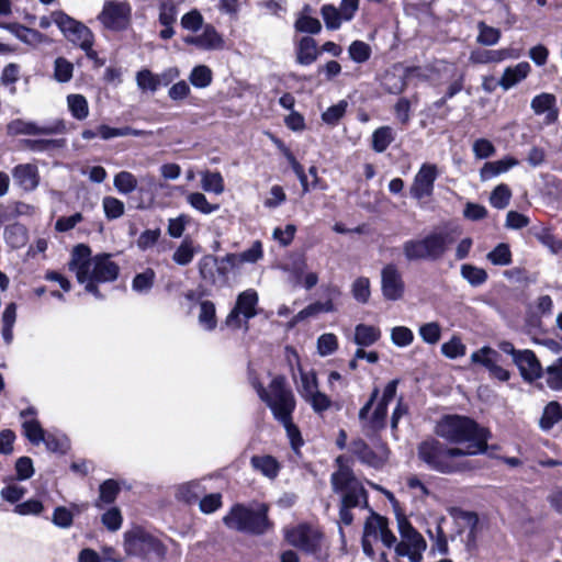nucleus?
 I'll return each instance as SVG.
<instances>
[{"label": "nucleus", "mask_w": 562, "mask_h": 562, "mask_svg": "<svg viewBox=\"0 0 562 562\" xmlns=\"http://www.w3.org/2000/svg\"><path fill=\"white\" fill-rule=\"evenodd\" d=\"M321 14L327 30H338L344 20L340 11L333 4H324L321 9Z\"/></svg>", "instance_id": "obj_48"}, {"label": "nucleus", "mask_w": 562, "mask_h": 562, "mask_svg": "<svg viewBox=\"0 0 562 562\" xmlns=\"http://www.w3.org/2000/svg\"><path fill=\"white\" fill-rule=\"evenodd\" d=\"M393 140V130L390 126H381L372 134V148L376 153H383Z\"/></svg>", "instance_id": "obj_42"}, {"label": "nucleus", "mask_w": 562, "mask_h": 562, "mask_svg": "<svg viewBox=\"0 0 562 562\" xmlns=\"http://www.w3.org/2000/svg\"><path fill=\"white\" fill-rule=\"evenodd\" d=\"M252 386L260 400L271 409L273 417L283 425L291 447L297 450L303 445V439L300 429L292 422L296 402L292 391L285 385V379L280 375L274 376L268 389L256 381L252 382Z\"/></svg>", "instance_id": "obj_3"}, {"label": "nucleus", "mask_w": 562, "mask_h": 562, "mask_svg": "<svg viewBox=\"0 0 562 562\" xmlns=\"http://www.w3.org/2000/svg\"><path fill=\"white\" fill-rule=\"evenodd\" d=\"M212 80L213 72L205 65L195 66L189 75V81L198 89L207 88L212 83Z\"/></svg>", "instance_id": "obj_41"}, {"label": "nucleus", "mask_w": 562, "mask_h": 562, "mask_svg": "<svg viewBox=\"0 0 562 562\" xmlns=\"http://www.w3.org/2000/svg\"><path fill=\"white\" fill-rule=\"evenodd\" d=\"M74 65L64 57H58L54 63V78L58 82H68L72 78Z\"/></svg>", "instance_id": "obj_62"}, {"label": "nucleus", "mask_w": 562, "mask_h": 562, "mask_svg": "<svg viewBox=\"0 0 562 562\" xmlns=\"http://www.w3.org/2000/svg\"><path fill=\"white\" fill-rule=\"evenodd\" d=\"M546 381L550 389L562 390V357L546 369Z\"/></svg>", "instance_id": "obj_53"}, {"label": "nucleus", "mask_w": 562, "mask_h": 562, "mask_svg": "<svg viewBox=\"0 0 562 562\" xmlns=\"http://www.w3.org/2000/svg\"><path fill=\"white\" fill-rule=\"evenodd\" d=\"M381 291L385 300L398 301L405 292V283L398 268L389 263L381 270Z\"/></svg>", "instance_id": "obj_18"}, {"label": "nucleus", "mask_w": 562, "mask_h": 562, "mask_svg": "<svg viewBox=\"0 0 562 562\" xmlns=\"http://www.w3.org/2000/svg\"><path fill=\"white\" fill-rule=\"evenodd\" d=\"M477 37L476 42L484 46H494L496 45L502 36V33L498 29L490 26L484 22L477 23Z\"/></svg>", "instance_id": "obj_44"}, {"label": "nucleus", "mask_w": 562, "mask_h": 562, "mask_svg": "<svg viewBox=\"0 0 562 562\" xmlns=\"http://www.w3.org/2000/svg\"><path fill=\"white\" fill-rule=\"evenodd\" d=\"M521 376L527 381H533L541 376L542 367L533 351L525 349L519 351L514 362Z\"/></svg>", "instance_id": "obj_25"}, {"label": "nucleus", "mask_w": 562, "mask_h": 562, "mask_svg": "<svg viewBox=\"0 0 562 562\" xmlns=\"http://www.w3.org/2000/svg\"><path fill=\"white\" fill-rule=\"evenodd\" d=\"M381 329L374 325L358 324L355 327L353 342L358 347H370L380 340Z\"/></svg>", "instance_id": "obj_31"}, {"label": "nucleus", "mask_w": 562, "mask_h": 562, "mask_svg": "<svg viewBox=\"0 0 562 562\" xmlns=\"http://www.w3.org/2000/svg\"><path fill=\"white\" fill-rule=\"evenodd\" d=\"M199 325L206 331H213L217 326L216 308L212 301L203 300L199 304Z\"/></svg>", "instance_id": "obj_32"}, {"label": "nucleus", "mask_w": 562, "mask_h": 562, "mask_svg": "<svg viewBox=\"0 0 562 562\" xmlns=\"http://www.w3.org/2000/svg\"><path fill=\"white\" fill-rule=\"evenodd\" d=\"M512 199V191L505 183L498 184L490 195V203L493 207L503 210L505 209Z\"/></svg>", "instance_id": "obj_50"}, {"label": "nucleus", "mask_w": 562, "mask_h": 562, "mask_svg": "<svg viewBox=\"0 0 562 562\" xmlns=\"http://www.w3.org/2000/svg\"><path fill=\"white\" fill-rule=\"evenodd\" d=\"M318 52L314 38L305 36L301 38L297 45L296 60L299 64L307 66L317 59Z\"/></svg>", "instance_id": "obj_33"}, {"label": "nucleus", "mask_w": 562, "mask_h": 562, "mask_svg": "<svg viewBox=\"0 0 562 562\" xmlns=\"http://www.w3.org/2000/svg\"><path fill=\"white\" fill-rule=\"evenodd\" d=\"M137 87L143 90L155 92L160 86V77L148 69H143L136 75Z\"/></svg>", "instance_id": "obj_54"}, {"label": "nucleus", "mask_w": 562, "mask_h": 562, "mask_svg": "<svg viewBox=\"0 0 562 562\" xmlns=\"http://www.w3.org/2000/svg\"><path fill=\"white\" fill-rule=\"evenodd\" d=\"M351 293L357 302L368 303L371 295L370 280L366 277L357 278L351 284Z\"/></svg>", "instance_id": "obj_52"}, {"label": "nucleus", "mask_w": 562, "mask_h": 562, "mask_svg": "<svg viewBox=\"0 0 562 562\" xmlns=\"http://www.w3.org/2000/svg\"><path fill=\"white\" fill-rule=\"evenodd\" d=\"M98 20L109 30H126L132 20V5L125 0H108L99 13Z\"/></svg>", "instance_id": "obj_12"}, {"label": "nucleus", "mask_w": 562, "mask_h": 562, "mask_svg": "<svg viewBox=\"0 0 562 562\" xmlns=\"http://www.w3.org/2000/svg\"><path fill=\"white\" fill-rule=\"evenodd\" d=\"M14 184L25 192L34 191L40 184V172L35 164H19L11 171Z\"/></svg>", "instance_id": "obj_22"}, {"label": "nucleus", "mask_w": 562, "mask_h": 562, "mask_svg": "<svg viewBox=\"0 0 562 562\" xmlns=\"http://www.w3.org/2000/svg\"><path fill=\"white\" fill-rule=\"evenodd\" d=\"M530 72L531 66L528 61H520L514 66H508L504 69L498 85L503 90L508 91L524 81Z\"/></svg>", "instance_id": "obj_26"}, {"label": "nucleus", "mask_w": 562, "mask_h": 562, "mask_svg": "<svg viewBox=\"0 0 562 562\" xmlns=\"http://www.w3.org/2000/svg\"><path fill=\"white\" fill-rule=\"evenodd\" d=\"M518 164L519 161L516 158L509 156L496 161L485 162L480 170V178L482 181L491 180L501 173L507 172Z\"/></svg>", "instance_id": "obj_29"}, {"label": "nucleus", "mask_w": 562, "mask_h": 562, "mask_svg": "<svg viewBox=\"0 0 562 562\" xmlns=\"http://www.w3.org/2000/svg\"><path fill=\"white\" fill-rule=\"evenodd\" d=\"M226 262H222L213 256H204L199 262L200 273L203 279L215 282L214 270L216 269L220 273L225 274L227 269Z\"/></svg>", "instance_id": "obj_34"}, {"label": "nucleus", "mask_w": 562, "mask_h": 562, "mask_svg": "<svg viewBox=\"0 0 562 562\" xmlns=\"http://www.w3.org/2000/svg\"><path fill=\"white\" fill-rule=\"evenodd\" d=\"M452 238L448 233H432L424 238L406 240L403 254L408 261L437 260L443 256Z\"/></svg>", "instance_id": "obj_6"}, {"label": "nucleus", "mask_w": 562, "mask_h": 562, "mask_svg": "<svg viewBox=\"0 0 562 562\" xmlns=\"http://www.w3.org/2000/svg\"><path fill=\"white\" fill-rule=\"evenodd\" d=\"M67 106L72 117L82 121L89 115V104L82 94L72 93L67 95Z\"/></svg>", "instance_id": "obj_37"}, {"label": "nucleus", "mask_w": 562, "mask_h": 562, "mask_svg": "<svg viewBox=\"0 0 562 562\" xmlns=\"http://www.w3.org/2000/svg\"><path fill=\"white\" fill-rule=\"evenodd\" d=\"M438 175V168L435 164H423L414 177V181L411 187L412 196L417 200L430 196Z\"/></svg>", "instance_id": "obj_19"}, {"label": "nucleus", "mask_w": 562, "mask_h": 562, "mask_svg": "<svg viewBox=\"0 0 562 562\" xmlns=\"http://www.w3.org/2000/svg\"><path fill=\"white\" fill-rule=\"evenodd\" d=\"M66 130V125L64 121H55L47 125H38L33 121H26L23 119L12 120L7 124V134L10 136H19V135H29V136H37V135H55L64 133Z\"/></svg>", "instance_id": "obj_15"}, {"label": "nucleus", "mask_w": 562, "mask_h": 562, "mask_svg": "<svg viewBox=\"0 0 562 562\" xmlns=\"http://www.w3.org/2000/svg\"><path fill=\"white\" fill-rule=\"evenodd\" d=\"M562 418L561 407L557 402L549 403L543 411L540 418V427L543 430H549Z\"/></svg>", "instance_id": "obj_47"}, {"label": "nucleus", "mask_w": 562, "mask_h": 562, "mask_svg": "<svg viewBox=\"0 0 562 562\" xmlns=\"http://www.w3.org/2000/svg\"><path fill=\"white\" fill-rule=\"evenodd\" d=\"M123 547L126 554L146 560H161L166 553L164 544L139 527L124 533Z\"/></svg>", "instance_id": "obj_7"}, {"label": "nucleus", "mask_w": 562, "mask_h": 562, "mask_svg": "<svg viewBox=\"0 0 562 562\" xmlns=\"http://www.w3.org/2000/svg\"><path fill=\"white\" fill-rule=\"evenodd\" d=\"M198 251L199 247L191 239H184L175 250L172 260L179 266H187L193 260Z\"/></svg>", "instance_id": "obj_40"}, {"label": "nucleus", "mask_w": 562, "mask_h": 562, "mask_svg": "<svg viewBox=\"0 0 562 562\" xmlns=\"http://www.w3.org/2000/svg\"><path fill=\"white\" fill-rule=\"evenodd\" d=\"M363 531L374 540L380 539L386 548H393L396 543V536L389 528L387 519L378 514H372L366 520Z\"/></svg>", "instance_id": "obj_20"}, {"label": "nucleus", "mask_w": 562, "mask_h": 562, "mask_svg": "<svg viewBox=\"0 0 562 562\" xmlns=\"http://www.w3.org/2000/svg\"><path fill=\"white\" fill-rule=\"evenodd\" d=\"M285 540L293 547L312 554L321 552L323 533L315 527L301 524L284 530Z\"/></svg>", "instance_id": "obj_13"}, {"label": "nucleus", "mask_w": 562, "mask_h": 562, "mask_svg": "<svg viewBox=\"0 0 562 562\" xmlns=\"http://www.w3.org/2000/svg\"><path fill=\"white\" fill-rule=\"evenodd\" d=\"M397 529L401 540L393 546L397 557L407 558L409 562H422L427 542L412 526L405 516L397 517Z\"/></svg>", "instance_id": "obj_8"}, {"label": "nucleus", "mask_w": 562, "mask_h": 562, "mask_svg": "<svg viewBox=\"0 0 562 562\" xmlns=\"http://www.w3.org/2000/svg\"><path fill=\"white\" fill-rule=\"evenodd\" d=\"M102 207L106 218L115 220L124 214V203L114 196H105L102 200Z\"/></svg>", "instance_id": "obj_59"}, {"label": "nucleus", "mask_w": 562, "mask_h": 562, "mask_svg": "<svg viewBox=\"0 0 562 562\" xmlns=\"http://www.w3.org/2000/svg\"><path fill=\"white\" fill-rule=\"evenodd\" d=\"M201 176V188L203 191L214 193L216 195L222 194L225 191L224 179L217 171H202Z\"/></svg>", "instance_id": "obj_36"}, {"label": "nucleus", "mask_w": 562, "mask_h": 562, "mask_svg": "<svg viewBox=\"0 0 562 562\" xmlns=\"http://www.w3.org/2000/svg\"><path fill=\"white\" fill-rule=\"evenodd\" d=\"M293 380L301 398L305 401L316 414H322L331 407L333 401L319 390L317 375L314 370L306 371L299 368V378L293 373Z\"/></svg>", "instance_id": "obj_9"}, {"label": "nucleus", "mask_w": 562, "mask_h": 562, "mask_svg": "<svg viewBox=\"0 0 562 562\" xmlns=\"http://www.w3.org/2000/svg\"><path fill=\"white\" fill-rule=\"evenodd\" d=\"M58 29L63 35L72 44L78 45L90 59L97 58V52L93 49V34L91 30L80 21L75 20L67 13L59 15Z\"/></svg>", "instance_id": "obj_10"}, {"label": "nucleus", "mask_w": 562, "mask_h": 562, "mask_svg": "<svg viewBox=\"0 0 562 562\" xmlns=\"http://www.w3.org/2000/svg\"><path fill=\"white\" fill-rule=\"evenodd\" d=\"M251 468L261 473L269 480H274L280 472L281 465L278 460L269 454L266 456H252L250 459Z\"/></svg>", "instance_id": "obj_30"}, {"label": "nucleus", "mask_w": 562, "mask_h": 562, "mask_svg": "<svg viewBox=\"0 0 562 562\" xmlns=\"http://www.w3.org/2000/svg\"><path fill=\"white\" fill-rule=\"evenodd\" d=\"M391 341L400 348L407 347L414 341V333L406 326H395L391 329Z\"/></svg>", "instance_id": "obj_60"}, {"label": "nucleus", "mask_w": 562, "mask_h": 562, "mask_svg": "<svg viewBox=\"0 0 562 562\" xmlns=\"http://www.w3.org/2000/svg\"><path fill=\"white\" fill-rule=\"evenodd\" d=\"M114 188L121 194H130L137 189V179L130 171H120L114 176Z\"/></svg>", "instance_id": "obj_45"}, {"label": "nucleus", "mask_w": 562, "mask_h": 562, "mask_svg": "<svg viewBox=\"0 0 562 562\" xmlns=\"http://www.w3.org/2000/svg\"><path fill=\"white\" fill-rule=\"evenodd\" d=\"M418 334L424 342L436 345L441 338V327L437 322H429L419 327Z\"/></svg>", "instance_id": "obj_56"}, {"label": "nucleus", "mask_w": 562, "mask_h": 562, "mask_svg": "<svg viewBox=\"0 0 562 562\" xmlns=\"http://www.w3.org/2000/svg\"><path fill=\"white\" fill-rule=\"evenodd\" d=\"M268 510L267 504H257L254 507L235 504L223 517V522L235 531L262 535L272 527L268 518Z\"/></svg>", "instance_id": "obj_4"}, {"label": "nucleus", "mask_w": 562, "mask_h": 562, "mask_svg": "<svg viewBox=\"0 0 562 562\" xmlns=\"http://www.w3.org/2000/svg\"><path fill=\"white\" fill-rule=\"evenodd\" d=\"M187 203L195 211L209 215L220 210V204H212L202 192H190L186 196Z\"/></svg>", "instance_id": "obj_38"}, {"label": "nucleus", "mask_w": 562, "mask_h": 562, "mask_svg": "<svg viewBox=\"0 0 562 562\" xmlns=\"http://www.w3.org/2000/svg\"><path fill=\"white\" fill-rule=\"evenodd\" d=\"M155 272L151 269H147L142 273H138L134 277L132 282V289L138 293L148 292L155 280Z\"/></svg>", "instance_id": "obj_63"}, {"label": "nucleus", "mask_w": 562, "mask_h": 562, "mask_svg": "<svg viewBox=\"0 0 562 562\" xmlns=\"http://www.w3.org/2000/svg\"><path fill=\"white\" fill-rule=\"evenodd\" d=\"M142 187L138 189V192L145 196V200H142L137 205L138 209H147L154 204L157 190L161 184H159L154 176L146 175L142 178Z\"/></svg>", "instance_id": "obj_35"}, {"label": "nucleus", "mask_w": 562, "mask_h": 562, "mask_svg": "<svg viewBox=\"0 0 562 562\" xmlns=\"http://www.w3.org/2000/svg\"><path fill=\"white\" fill-rule=\"evenodd\" d=\"M349 450L355 454L362 463L379 468L382 467L389 458L387 447L380 442L372 450L363 439H355L351 441Z\"/></svg>", "instance_id": "obj_17"}, {"label": "nucleus", "mask_w": 562, "mask_h": 562, "mask_svg": "<svg viewBox=\"0 0 562 562\" xmlns=\"http://www.w3.org/2000/svg\"><path fill=\"white\" fill-rule=\"evenodd\" d=\"M52 522L61 529H68L74 522V512L65 506H57L52 516Z\"/></svg>", "instance_id": "obj_61"}, {"label": "nucleus", "mask_w": 562, "mask_h": 562, "mask_svg": "<svg viewBox=\"0 0 562 562\" xmlns=\"http://www.w3.org/2000/svg\"><path fill=\"white\" fill-rule=\"evenodd\" d=\"M338 349V338L333 333H325L317 339V352L322 357L333 355Z\"/></svg>", "instance_id": "obj_57"}, {"label": "nucleus", "mask_w": 562, "mask_h": 562, "mask_svg": "<svg viewBox=\"0 0 562 562\" xmlns=\"http://www.w3.org/2000/svg\"><path fill=\"white\" fill-rule=\"evenodd\" d=\"M501 358L499 352L490 346H483L470 356L471 363L485 368L491 378L506 382L510 373L499 364Z\"/></svg>", "instance_id": "obj_16"}, {"label": "nucleus", "mask_w": 562, "mask_h": 562, "mask_svg": "<svg viewBox=\"0 0 562 562\" xmlns=\"http://www.w3.org/2000/svg\"><path fill=\"white\" fill-rule=\"evenodd\" d=\"M259 296L256 290L247 289L240 292L235 306L225 318V325L233 329L248 328L249 319L257 315Z\"/></svg>", "instance_id": "obj_11"}, {"label": "nucleus", "mask_w": 562, "mask_h": 562, "mask_svg": "<svg viewBox=\"0 0 562 562\" xmlns=\"http://www.w3.org/2000/svg\"><path fill=\"white\" fill-rule=\"evenodd\" d=\"M436 432L452 443H464V448H448L440 441L430 439L418 447L419 458L427 465L441 473H453L463 469L459 458L475 456L486 451L490 431L480 427L473 419L460 415H447L437 424Z\"/></svg>", "instance_id": "obj_1"}, {"label": "nucleus", "mask_w": 562, "mask_h": 562, "mask_svg": "<svg viewBox=\"0 0 562 562\" xmlns=\"http://www.w3.org/2000/svg\"><path fill=\"white\" fill-rule=\"evenodd\" d=\"M2 27L8 30L18 40L32 47H37L47 42V37L37 30L26 27L19 23L3 24Z\"/></svg>", "instance_id": "obj_27"}, {"label": "nucleus", "mask_w": 562, "mask_h": 562, "mask_svg": "<svg viewBox=\"0 0 562 562\" xmlns=\"http://www.w3.org/2000/svg\"><path fill=\"white\" fill-rule=\"evenodd\" d=\"M36 411L33 407L21 412L20 416L23 418L22 427L25 437L33 443L38 445L44 441L45 432L40 422L34 417Z\"/></svg>", "instance_id": "obj_28"}, {"label": "nucleus", "mask_w": 562, "mask_h": 562, "mask_svg": "<svg viewBox=\"0 0 562 562\" xmlns=\"http://www.w3.org/2000/svg\"><path fill=\"white\" fill-rule=\"evenodd\" d=\"M487 259L496 266H508L512 262V252L507 244H498L487 254Z\"/></svg>", "instance_id": "obj_58"}, {"label": "nucleus", "mask_w": 562, "mask_h": 562, "mask_svg": "<svg viewBox=\"0 0 562 562\" xmlns=\"http://www.w3.org/2000/svg\"><path fill=\"white\" fill-rule=\"evenodd\" d=\"M460 272L462 278L472 286H480L487 280V273L484 269L470 263L462 265Z\"/></svg>", "instance_id": "obj_46"}, {"label": "nucleus", "mask_w": 562, "mask_h": 562, "mask_svg": "<svg viewBox=\"0 0 562 562\" xmlns=\"http://www.w3.org/2000/svg\"><path fill=\"white\" fill-rule=\"evenodd\" d=\"M331 485L336 493H341V506L339 510L340 521L350 525L353 516L350 508L367 504V493L361 483L356 479L352 471L344 465L331 474Z\"/></svg>", "instance_id": "obj_5"}, {"label": "nucleus", "mask_w": 562, "mask_h": 562, "mask_svg": "<svg viewBox=\"0 0 562 562\" xmlns=\"http://www.w3.org/2000/svg\"><path fill=\"white\" fill-rule=\"evenodd\" d=\"M186 44L193 45L203 50L221 49L224 46L222 36L214 26L206 24L201 34L188 35L183 38Z\"/></svg>", "instance_id": "obj_23"}, {"label": "nucleus", "mask_w": 562, "mask_h": 562, "mask_svg": "<svg viewBox=\"0 0 562 562\" xmlns=\"http://www.w3.org/2000/svg\"><path fill=\"white\" fill-rule=\"evenodd\" d=\"M263 257V248L260 240H255L251 246L238 254H228L222 258L233 269L240 268L244 263H256Z\"/></svg>", "instance_id": "obj_24"}, {"label": "nucleus", "mask_w": 562, "mask_h": 562, "mask_svg": "<svg viewBox=\"0 0 562 562\" xmlns=\"http://www.w3.org/2000/svg\"><path fill=\"white\" fill-rule=\"evenodd\" d=\"M379 395V390L374 389L369 401L359 411V420L361 428L367 437H372L380 429L385 427V419L387 414V404L379 401L372 414L370 415L372 405Z\"/></svg>", "instance_id": "obj_14"}, {"label": "nucleus", "mask_w": 562, "mask_h": 562, "mask_svg": "<svg viewBox=\"0 0 562 562\" xmlns=\"http://www.w3.org/2000/svg\"><path fill=\"white\" fill-rule=\"evenodd\" d=\"M158 20L160 24H175L177 21V5L173 0H159Z\"/></svg>", "instance_id": "obj_55"}, {"label": "nucleus", "mask_w": 562, "mask_h": 562, "mask_svg": "<svg viewBox=\"0 0 562 562\" xmlns=\"http://www.w3.org/2000/svg\"><path fill=\"white\" fill-rule=\"evenodd\" d=\"M69 270L76 273L79 283L86 284V291L100 299L95 285L99 282H111L117 278L119 266L110 259V255L91 257V249L83 244L74 247Z\"/></svg>", "instance_id": "obj_2"}, {"label": "nucleus", "mask_w": 562, "mask_h": 562, "mask_svg": "<svg viewBox=\"0 0 562 562\" xmlns=\"http://www.w3.org/2000/svg\"><path fill=\"white\" fill-rule=\"evenodd\" d=\"M555 97L551 93H540L531 100V109L536 114H543L549 112V116L557 117V111L554 110Z\"/></svg>", "instance_id": "obj_39"}, {"label": "nucleus", "mask_w": 562, "mask_h": 562, "mask_svg": "<svg viewBox=\"0 0 562 562\" xmlns=\"http://www.w3.org/2000/svg\"><path fill=\"white\" fill-rule=\"evenodd\" d=\"M371 47L363 41H353L348 48L349 57L357 64H363L371 57Z\"/></svg>", "instance_id": "obj_51"}, {"label": "nucleus", "mask_w": 562, "mask_h": 562, "mask_svg": "<svg viewBox=\"0 0 562 562\" xmlns=\"http://www.w3.org/2000/svg\"><path fill=\"white\" fill-rule=\"evenodd\" d=\"M522 55L521 49L506 47L501 49H474L469 60L472 64H498L507 59H518Z\"/></svg>", "instance_id": "obj_21"}, {"label": "nucleus", "mask_w": 562, "mask_h": 562, "mask_svg": "<svg viewBox=\"0 0 562 562\" xmlns=\"http://www.w3.org/2000/svg\"><path fill=\"white\" fill-rule=\"evenodd\" d=\"M119 493V485L114 480H106L100 486L99 499L95 503L97 507H101V503L110 504L114 502Z\"/></svg>", "instance_id": "obj_64"}, {"label": "nucleus", "mask_w": 562, "mask_h": 562, "mask_svg": "<svg viewBox=\"0 0 562 562\" xmlns=\"http://www.w3.org/2000/svg\"><path fill=\"white\" fill-rule=\"evenodd\" d=\"M334 311L331 301L315 302L300 311L293 318V324H296L305 318L316 316L319 313H328Z\"/></svg>", "instance_id": "obj_43"}, {"label": "nucleus", "mask_w": 562, "mask_h": 562, "mask_svg": "<svg viewBox=\"0 0 562 562\" xmlns=\"http://www.w3.org/2000/svg\"><path fill=\"white\" fill-rule=\"evenodd\" d=\"M202 486L198 481H190L178 486L176 496L187 503L196 501L202 493Z\"/></svg>", "instance_id": "obj_49"}]
</instances>
